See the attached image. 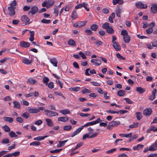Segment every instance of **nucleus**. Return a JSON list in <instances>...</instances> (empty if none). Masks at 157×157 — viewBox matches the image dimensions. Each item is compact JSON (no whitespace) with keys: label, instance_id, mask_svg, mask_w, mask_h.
<instances>
[{"label":"nucleus","instance_id":"53","mask_svg":"<svg viewBox=\"0 0 157 157\" xmlns=\"http://www.w3.org/2000/svg\"><path fill=\"white\" fill-rule=\"evenodd\" d=\"M72 126L71 125H68L64 126L63 129L64 130L67 131L70 130Z\"/></svg>","mask_w":157,"mask_h":157},{"label":"nucleus","instance_id":"42","mask_svg":"<svg viewBox=\"0 0 157 157\" xmlns=\"http://www.w3.org/2000/svg\"><path fill=\"white\" fill-rule=\"evenodd\" d=\"M22 116L25 119H27L29 117L30 115L28 112H26L23 113L22 115Z\"/></svg>","mask_w":157,"mask_h":157},{"label":"nucleus","instance_id":"15","mask_svg":"<svg viewBox=\"0 0 157 157\" xmlns=\"http://www.w3.org/2000/svg\"><path fill=\"white\" fill-rule=\"evenodd\" d=\"M113 47L117 51L120 50L121 48L120 46L116 42H114Z\"/></svg>","mask_w":157,"mask_h":157},{"label":"nucleus","instance_id":"57","mask_svg":"<svg viewBox=\"0 0 157 157\" xmlns=\"http://www.w3.org/2000/svg\"><path fill=\"white\" fill-rule=\"evenodd\" d=\"M85 32L88 35H90L93 33L90 30L88 29H86Z\"/></svg>","mask_w":157,"mask_h":157},{"label":"nucleus","instance_id":"48","mask_svg":"<svg viewBox=\"0 0 157 157\" xmlns=\"http://www.w3.org/2000/svg\"><path fill=\"white\" fill-rule=\"evenodd\" d=\"M126 102L128 104H132L133 103V101H132L130 99L128 98H124Z\"/></svg>","mask_w":157,"mask_h":157},{"label":"nucleus","instance_id":"27","mask_svg":"<svg viewBox=\"0 0 157 157\" xmlns=\"http://www.w3.org/2000/svg\"><path fill=\"white\" fill-rule=\"evenodd\" d=\"M68 141V140H66L64 141H59V144L57 146L59 147H60L64 146L65 143Z\"/></svg>","mask_w":157,"mask_h":157},{"label":"nucleus","instance_id":"45","mask_svg":"<svg viewBox=\"0 0 157 157\" xmlns=\"http://www.w3.org/2000/svg\"><path fill=\"white\" fill-rule=\"evenodd\" d=\"M83 143L82 142H80L79 143H78V144H77L75 147L74 148V149L73 150V151L77 149L78 148L82 146L83 145Z\"/></svg>","mask_w":157,"mask_h":157},{"label":"nucleus","instance_id":"30","mask_svg":"<svg viewBox=\"0 0 157 157\" xmlns=\"http://www.w3.org/2000/svg\"><path fill=\"white\" fill-rule=\"evenodd\" d=\"M4 119L5 121H8L10 123H12L13 121V118L9 117H5Z\"/></svg>","mask_w":157,"mask_h":157},{"label":"nucleus","instance_id":"17","mask_svg":"<svg viewBox=\"0 0 157 157\" xmlns=\"http://www.w3.org/2000/svg\"><path fill=\"white\" fill-rule=\"evenodd\" d=\"M13 106L15 108L19 109L20 108V103L18 101H13Z\"/></svg>","mask_w":157,"mask_h":157},{"label":"nucleus","instance_id":"23","mask_svg":"<svg viewBox=\"0 0 157 157\" xmlns=\"http://www.w3.org/2000/svg\"><path fill=\"white\" fill-rule=\"evenodd\" d=\"M45 121L47 122V125L49 127H52L53 125V123L51 120L49 119H46Z\"/></svg>","mask_w":157,"mask_h":157},{"label":"nucleus","instance_id":"61","mask_svg":"<svg viewBox=\"0 0 157 157\" xmlns=\"http://www.w3.org/2000/svg\"><path fill=\"white\" fill-rule=\"evenodd\" d=\"M106 112L108 113H110L111 114L118 113V111H115L112 110H107L106 111Z\"/></svg>","mask_w":157,"mask_h":157},{"label":"nucleus","instance_id":"24","mask_svg":"<svg viewBox=\"0 0 157 157\" xmlns=\"http://www.w3.org/2000/svg\"><path fill=\"white\" fill-rule=\"evenodd\" d=\"M69 90L70 91H73L75 92H78L80 90V88L78 86H75L69 88Z\"/></svg>","mask_w":157,"mask_h":157},{"label":"nucleus","instance_id":"29","mask_svg":"<svg viewBox=\"0 0 157 157\" xmlns=\"http://www.w3.org/2000/svg\"><path fill=\"white\" fill-rule=\"evenodd\" d=\"M54 1L53 0H48L47 2V7H50L52 6L54 3Z\"/></svg>","mask_w":157,"mask_h":157},{"label":"nucleus","instance_id":"63","mask_svg":"<svg viewBox=\"0 0 157 157\" xmlns=\"http://www.w3.org/2000/svg\"><path fill=\"white\" fill-rule=\"evenodd\" d=\"M116 149L114 148L112 149H111L109 150H108L106 152V153L107 154H110L113 153V152L116 151Z\"/></svg>","mask_w":157,"mask_h":157},{"label":"nucleus","instance_id":"11","mask_svg":"<svg viewBox=\"0 0 157 157\" xmlns=\"http://www.w3.org/2000/svg\"><path fill=\"white\" fill-rule=\"evenodd\" d=\"M151 12L154 13L157 12V4H152L151 8Z\"/></svg>","mask_w":157,"mask_h":157},{"label":"nucleus","instance_id":"40","mask_svg":"<svg viewBox=\"0 0 157 157\" xmlns=\"http://www.w3.org/2000/svg\"><path fill=\"white\" fill-rule=\"evenodd\" d=\"M139 123L138 122H134L132 124L129 125V128H136L138 127Z\"/></svg>","mask_w":157,"mask_h":157},{"label":"nucleus","instance_id":"35","mask_svg":"<svg viewBox=\"0 0 157 157\" xmlns=\"http://www.w3.org/2000/svg\"><path fill=\"white\" fill-rule=\"evenodd\" d=\"M40 143L38 141H34L30 143V146H40Z\"/></svg>","mask_w":157,"mask_h":157},{"label":"nucleus","instance_id":"56","mask_svg":"<svg viewBox=\"0 0 157 157\" xmlns=\"http://www.w3.org/2000/svg\"><path fill=\"white\" fill-rule=\"evenodd\" d=\"M10 140L6 138L2 140V143L4 144H7L9 143Z\"/></svg>","mask_w":157,"mask_h":157},{"label":"nucleus","instance_id":"41","mask_svg":"<svg viewBox=\"0 0 157 157\" xmlns=\"http://www.w3.org/2000/svg\"><path fill=\"white\" fill-rule=\"evenodd\" d=\"M10 136L11 137H18V135H16L15 132L11 131L9 133Z\"/></svg>","mask_w":157,"mask_h":157},{"label":"nucleus","instance_id":"13","mask_svg":"<svg viewBox=\"0 0 157 157\" xmlns=\"http://www.w3.org/2000/svg\"><path fill=\"white\" fill-rule=\"evenodd\" d=\"M68 120V117H60L58 118V121H60L63 122H66Z\"/></svg>","mask_w":157,"mask_h":157},{"label":"nucleus","instance_id":"20","mask_svg":"<svg viewBox=\"0 0 157 157\" xmlns=\"http://www.w3.org/2000/svg\"><path fill=\"white\" fill-rule=\"evenodd\" d=\"M48 136L46 135L44 136H37L34 138V140H35L40 141L44 140L45 138L48 137Z\"/></svg>","mask_w":157,"mask_h":157},{"label":"nucleus","instance_id":"59","mask_svg":"<svg viewBox=\"0 0 157 157\" xmlns=\"http://www.w3.org/2000/svg\"><path fill=\"white\" fill-rule=\"evenodd\" d=\"M17 5V2L16 0H14L10 4V7H13Z\"/></svg>","mask_w":157,"mask_h":157},{"label":"nucleus","instance_id":"22","mask_svg":"<svg viewBox=\"0 0 157 157\" xmlns=\"http://www.w3.org/2000/svg\"><path fill=\"white\" fill-rule=\"evenodd\" d=\"M150 149L152 150V151L157 150V145L155 142L150 147Z\"/></svg>","mask_w":157,"mask_h":157},{"label":"nucleus","instance_id":"60","mask_svg":"<svg viewBox=\"0 0 157 157\" xmlns=\"http://www.w3.org/2000/svg\"><path fill=\"white\" fill-rule=\"evenodd\" d=\"M90 136H89V134L88 133H86L83 135L82 140H83L87 138H90Z\"/></svg>","mask_w":157,"mask_h":157},{"label":"nucleus","instance_id":"38","mask_svg":"<svg viewBox=\"0 0 157 157\" xmlns=\"http://www.w3.org/2000/svg\"><path fill=\"white\" fill-rule=\"evenodd\" d=\"M106 29L107 32L109 34H112L114 33V31L111 26H109Z\"/></svg>","mask_w":157,"mask_h":157},{"label":"nucleus","instance_id":"32","mask_svg":"<svg viewBox=\"0 0 157 157\" xmlns=\"http://www.w3.org/2000/svg\"><path fill=\"white\" fill-rule=\"evenodd\" d=\"M78 17V15L76 10H74L72 13L71 17L73 20H75Z\"/></svg>","mask_w":157,"mask_h":157},{"label":"nucleus","instance_id":"58","mask_svg":"<svg viewBox=\"0 0 157 157\" xmlns=\"http://www.w3.org/2000/svg\"><path fill=\"white\" fill-rule=\"evenodd\" d=\"M16 121L19 123H22L23 122V119L21 117H17L16 118Z\"/></svg>","mask_w":157,"mask_h":157},{"label":"nucleus","instance_id":"2","mask_svg":"<svg viewBox=\"0 0 157 157\" xmlns=\"http://www.w3.org/2000/svg\"><path fill=\"white\" fill-rule=\"evenodd\" d=\"M44 111L46 112V115L49 117L56 116L58 115L57 113L52 110L45 109Z\"/></svg>","mask_w":157,"mask_h":157},{"label":"nucleus","instance_id":"28","mask_svg":"<svg viewBox=\"0 0 157 157\" xmlns=\"http://www.w3.org/2000/svg\"><path fill=\"white\" fill-rule=\"evenodd\" d=\"M115 17V14L114 12L112 13L111 15L109 17V21L111 23H113V19Z\"/></svg>","mask_w":157,"mask_h":157},{"label":"nucleus","instance_id":"5","mask_svg":"<svg viewBox=\"0 0 157 157\" xmlns=\"http://www.w3.org/2000/svg\"><path fill=\"white\" fill-rule=\"evenodd\" d=\"M86 22L83 21H79L77 23H75L73 25V26L75 27L79 28L85 25Z\"/></svg>","mask_w":157,"mask_h":157},{"label":"nucleus","instance_id":"43","mask_svg":"<svg viewBox=\"0 0 157 157\" xmlns=\"http://www.w3.org/2000/svg\"><path fill=\"white\" fill-rule=\"evenodd\" d=\"M132 133L130 132L129 133L127 134H120L119 135L120 136H121V135H123V136H122V137H125L126 138H129L132 136Z\"/></svg>","mask_w":157,"mask_h":157},{"label":"nucleus","instance_id":"37","mask_svg":"<svg viewBox=\"0 0 157 157\" xmlns=\"http://www.w3.org/2000/svg\"><path fill=\"white\" fill-rule=\"evenodd\" d=\"M98 28V26L97 25L93 24L90 26L91 29L93 31H96Z\"/></svg>","mask_w":157,"mask_h":157},{"label":"nucleus","instance_id":"33","mask_svg":"<svg viewBox=\"0 0 157 157\" xmlns=\"http://www.w3.org/2000/svg\"><path fill=\"white\" fill-rule=\"evenodd\" d=\"M117 94L119 96H123L125 94V91L123 90H119L118 91Z\"/></svg>","mask_w":157,"mask_h":157},{"label":"nucleus","instance_id":"1","mask_svg":"<svg viewBox=\"0 0 157 157\" xmlns=\"http://www.w3.org/2000/svg\"><path fill=\"white\" fill-rule=\"evenodd\" d=\"M120 124L119 121H115L114 120L111 122H110L107 126V128L109 130H111L113 127H117L118 125Z\"/></svg>","mask_w":157,"mask_h":157},{"label":"nucleus","instance_id":"62","mask_svg":"<svg viewBox=\"0 0 157 157\" xmlns=\"http://www.w3.org/2000/svg\"><path fill=\"white\" fill-rule=\"evenodd\" d=\"M137 137V136L136 135H134L129 139V141L130 142L136 139Z\"/></svg>","mask_w":157,"mask_h":157},{"label":"nucleus","instance_id":"51","mask_svg":"<svg viewBox=\"0 0 157 157\" xmlns=\"http://www.w3.org/2000/svg\"><path fill=\"white\" fill-rule=\"evenodd\" d=\"M62 149H57L54 150H51L50 151V152L51 153H57L61 151L62 150Z\"/></svg>","mask_w":157,"mask_h":157},{"label":"nucleus","instance_id":"50","mask_svg":"<svg viewBox=\"0 0 157 157\" xmlns=\"http://www.w3.org/2000/svg\"><path fill=\"white\" fill-rule=\"evenodd\" d=\"M121 34L123 36H125L128 35V33L126 30H123L121 31Z\"/></svg>","mask_w":157,"mask_h":157},{"label":"nucleus","instance_id":"4","mask_svg":"<svg viewBox=\"0 0 157 157\" xmlns=\"http://www.w3.org/2000/svg\"><path fill=\"white\" fill-rule=\"evenodd\" d=\"M136 6L138 8L145 9L147 7V5L144 4L140 1L137 2L135 3Z\"/></svg>","mask_w":157,"mask_h":157},{"label":"nucleus","instance_id":"12","mask_svg":"<svg viewBox=\"0 0 157 157\" xmlns=\"http://www.w3.org/2000/svg\"><path fill=\"white\" fill-rule=\"evenodd\" d=\"M90 62L96 66H99L101 64V61L99 59H91Z\"/></svg>","mask_w":157,"mask_h":157},{"label":"nucleus","instance_id":"31","mask_svg":"<svg viewBox=\"0 0 157 157\" xmlns=\"http://www.w3.org/2000/svg\"><path fill=\"white\" fill-rule=\"evenodd\" d=\"M29 83L31 85H33L36 82V80L33 79L32 78H29L28 79Z\"/></svg>","mask_w":157,"mask_h":157},{"label":"nucleus","instance_id":"19","mask_svg":"<svg viewBox=\"0 0 157 157\" xmlns=\"http://www.w3.org/2000/svg\"><path fill=\"white\" fill-rule=\"evenodd\" d=\"M28 111L29 113H34L39 112V110L36 109L30 108L28 110Z\"/></svg>","mask_w":157,"mask_h":157},{"label":"nucleus","instance_id":"55","mask_svg":"<svg viewBox=\"0 0 157 157\" xmlns=\"http://www.w3.org/2000/svg\"><path fill=\"white\" fill-rule=\"evenodd\" d=\"M109 27V24L107 22L105 23L102 25V28L105 29H106Z\"/></svg>","mask_w":157,"mask_h":157},{"label":"nucleus","instance_id":"16","mask_svg":"<svg viewBox=\"0 0 157 157\" xmlns=\"http://www.w3.org/2000/svg\"><path fill=\"white\" fill-rule=\"evenodd\" d=\"M122 11V9L119 7H117L115 11L116 13L117 16L118 17H120L121 13Z\"/></svg>","mask_w":157,"mask_h":157},{"label":"nucleus","instance_id":"21","mask_svg":"<svg viewBox=\"0 0 157 157\" xmlns=\"http://www.w3.org/2000/svg\"><path fill=\"white\" fill-rule=\"evenodd\" d=\"M22 62L25 64L28 65L33 62L32 59H22Z\"/></svg>","mask_w":157,"mask_h":157},{"label":"nucleus","instance_id":"36","mask_svg":"<svg viewBox=\"0 0 157 157\" xmlns=\"http://www.w3.org/2000/svg\"><path fill=\"white\" fill-rule=\"evenodd\" d=\"M50 62L54 67H57V59H50Z\"/></svg>","mask_w":157,"mask_h":157},{"label":"nucleus","instance_id":"52","mask_svg":"<svg viewBox=\"0 0 157 157\" xmlns=\"http://www.w3.org/2000/svg\"><path fill=\"white\" fill-rule=\"evenodd\" d=\"M82 92L83 94L87 93H91V91L85 88L82 90Z\"/></svg>","mask_w":157,"mask_h":157},{"label":"nucleus","instance_id":"3","mask_svg":"<svg viewBox=\"0 0 157 157\" xmlns=\"http://www.w3.org/2000/svg\"><path fill=\"white\" fill-rule=\"evenodd\" d=\"M101 121H102L100 119V118H98L96 121H93L87 123L86 124L82 126H83V127H87L89 126H92L98 124Z\"/></svg>","mask_w":157,"mask_h":157},{"label":"nucleus","instance_id":"10","mask_svg":"<svg viewBox=\"0 0 157 157\" xmlns=\"http://www.w3.org/2000/svg\"><path fill=\"white\" fill-rule=\"evenodd\" d=\"M38 10V8L37 7L34 6L31 8V10L29 11V14L30 13H31L32 15L34 14L37 12Z\"/></svg>","mask_w":157,"mask_h":157},{"label":"nucleus","instance_id":"44","mask_svg":"<svg viewBox=\"0 0 157 157\" xmlns=\"http://www.w3.org/2000/svg\"><path fill=\"white\" fill-rule=\"evenodd\" d=\"M2 128L4 129L5 131L6 132H9L10 131V128L7 125H5L2 127Z\"/></svg>","mask_w":157,"mask_h":157},{"label":"nucleus","instance_id":"46","mask_svg":"<svg viewBox=\"0 0 157 157\" xmlns=\"http://www.w3.org/2000/svg\"><path fill=\"white\" fill-rule=\"evenodd\" d=\"M49 79L47 77H44L43 78V82L46 85H48V82L49 81Z\"/></svg>","mask_w":157,"mask_h":157},{"label":"nucleus","instance_id":"14","mask_svg":"<svg viewBox=\"0 0 157 157\" xmlns=\"http://www.w3.org/2000/svg\"><path fill=\"white\" fill-rule=\"evenodd\" d=\"M144 147V145L142 144H138L136 146L133 147V149L134 150H139L143 148Z\"/></svg>","mask_w":157,"mask_h":157},{"label":"nucleus","instance_id":"18","mask_svg":"<svg viewBox=\"0 0 157 157\" xmlns=\"http://www.w3.org/2000/svg\"><path fill=\"white\" fill-rule=\"evenodd\" d=\"M136 91L140 94H142L145 92V90L143 88L140 87L136 88Z\"/></svg>","mask_w":157,"mask_h":157},{"label":"nucleus","instance_id":"47","mask_svg":"<svg viewBox=\"0 0 157 157\" xmlns=\"http://www.w3.org/2000/svg\"><path fill=\"white\" fill-rule=\"evenodd\" d=\"M54 94L56 95L62 97L64 99H66L65 97L63 96V94L60 92H54Z\"/></svg>","mask_w":157,"mask_h":157},{"label":"nucleus","instance_id":"49","mask_svg":"<svg viewBox=\"0 0 157 157\" xmlns=\"http://www.w3.org/2000/svg\"><path fill=\"white\" fill-rule=\"evenodd\" d=\"M51 22L50 20H47L46 19H43L41 20V22L45 24H49Z\"/></svg>","mask_w":157,"mask_h":157},{"label":"nucleus","instance_id":"54","mask_svg":"<svg viewBox=\"0 0 157 157\" xmlns=\"http://www.w3.org/2000/svg\"><path fill=\"white\" fill-rule=\"evenodd\" d=\"M153 31V29L152 28V27H151L146 30V32L147 34H151Z\"/></svg>","mask_w":157,"mask_h":157},{"label":"nucleus","instance_id":"9","mask_svg":"<svg viewBox=\"0 0 157 157\" xmlns=\"http://www.w3.org/2000/svg\"><path fill=\"white\" fill-rule=\"evenodd\" d=\"M19 45L21 47L28 48L30 46V44L28 42L23 41L20 42Z\"/></svg>","mask_w":157,"mask_h":157},{"label":"nucleus","instance_id":"25","mask_svg":"<svg viewBox=\"0 0 157 157\" xmlns=\"http://www.w3.org/2000/svg\"><path fill=\"white\" fill-rule=\"evenodd\" d=\"M130 37L128 35L123 37L124 41L125 43H128L130 41Z\"/></svg>","mask_w":157,"mask_h":157},{"label":"nucleus","instance_id":"7","mask_svg":"<svg viewBox=\"0 0 157 157\" xmlns=\"http://www.w3.org/2000/svg\"><path fill=\"white\" fill-rule=\"evenodd\" d=\"M16 8L15 7H8V10L9 11V14L10 17L13 16L15 13L14 9Z\"/></svg>","mask_w":157,"mask_h":157},{"label":"nucleus","instance_id":"26","mask_svg":"<svg viewBox=\"0 0 157 157\" xmlns=\"http://www.w3.org/2000/svg\"><path fill=\"white\" fill-rule=\"evenodd\" d=\"M136 118L137 120L139 121L142 118V114L140 112H137L136 113Z\"/></svg>","mask_w":157,"mask_h":157},{"label":"nucleus","instance_id":"64","mask_svg":"<svg viewBox=\"0 0 157 157\" xmlns=\"http://www.w3.org/2000/svg\"><path fill=\"white\" fill-rule=\"evenodd\" d=\"M54 85L53 83L52 82H50L48 84V87L50 89H52L54 88Z\"/></svg>","mask_w":157,"mask_h":157},{"label":"nucleus","instance_id":"34","mask_svg":"<svg viewBox=\"0 0 157 157\" xmlns=\"http://www.w3.org/2000/svg\"><path fill=\"white\" fill-rule=\"evenodd\" d=\"M60 112L63 115H66L67 114H70V111L67 109L62 110L60 111Z\"/></svg>","mask_w":157,"mask_h":157},{"label":"nucleus","instance_id":"6","mask_svg":"<svg viewBox=\"0 0 157 157\" xmlns=\"http://www.w3.org/2000/svg\"><path fill=\"white\" fill-rule=\"evenodd\" d=\"M152 110L151 108H147L144 109L143 111V114L146 116H150L152 113Z\"/></svg>","mask_w":157,"mask_h":157},{"label":"nucleus","instance_id":"8","mask_svg":"<svg viewBox=\"0 0 157 157\" xmlns=\"http://www.w3.org/2000/svg\"><path fill=\"white\" fill-rule=\"evenodd\" d=\"M21 21L25 23V24H26L27 23L29 24L30 22H29L30 21V19L26 15H23L21 17Z\"/></svg>","mask_w":157,"mask_h":157},{"label":"nucleus","instance_id":"39","mask_svg":"<svg viewBox=\"0 0 157 157\" xmlns=\"http://www.w3.org/2000/svg\"><path fill=\"white\" fill-rule=\"evenodd\" d=\"M68 43L71 46H75L76 45L75 42L72 39H70L68 41Z\"/></svg>","mask_w":157,"mask_h":157}]
</instances>
